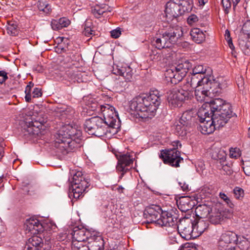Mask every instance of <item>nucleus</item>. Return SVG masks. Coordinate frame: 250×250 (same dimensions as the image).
<instances>
[{"label":"nucleus","instance_id":"f257e3e1","mask_svg":"<svg viewBox=\"0 0 250 250\" xmlns=\"http://www.w3.org/2000/svg\"><path fill=\"white\" fill-rule=\"evenodd\" d=\"M160 103L159 91L151 90L148 95H139L129 102V113L133 118L148 121L155 116Z\"/></svg>","mask_w":250,"mask_h":250},{"label":"nucleus","instance_id":"f03ea898","mask_svg":"<svg viewBox=\"0 0 250 250\" xmlns=\"http://www.w3.org/2000/svg\"><path fill=\"white\" fill-rule=\"evenodd\" d=\"M183 35L182 27L170 26L165 31H162L159 37H155L152 41V44L158 49L169 48L172 44L181 40Z\"/></svg>","mask_w":250,"mask_h":250},{"label":"nucleus","instance_id":"7ed1b4c3","mask_svg":"<svg viewBox=\"0 0 250 250\" xmlns=\"http://www.w3.org/2000/svg\"><path fill=\"white\" fill-rule=\"evenodd\" d=\"M208 112L232 116L235 114L232 110L231 104L220 98L213 99L209 103L204 104L199 108L200 116H205Z\"/></svg>","mask_w":250,"mask_h":250},{"label":"nucleus","instance_id":"20e7f679","mask_svg":"<svg viewBox=\"0 0 250 250\" xmlns=\"http://www.w3.org/2000/svg\"><path fill=\"white\" fill-rule=\"evenodd\" d=\"M191 67L190 62L185 61L167 69L165 73L166 78L168 82L176 84L183 80Z\"/></svg>","mask_w":250,"mask_h":250},{"label":"nucleus","instance_id":"39448f33","mask_svg":"<svg viewBox=\"0 0 250 250\" xmlns=\"http://www.w3.org/2000/svg\"><path fill=\"white\" fill-rule=\"evenodd\" d=\"M192 88L187 84L183 88L173 89L168 95L167 101L169 104L173 107L181 106L184 101L188 99L192 96Z\"/></svg>","mask_w":250,"mask_h":250},{"label":"nucleus","instance_id":"423d86ee","mask_svg":"<svg viewBox=\"0 0 250 250\" xmlns=\"http://www.w3.org/2000/svg\"><path fill=\"white\" fill-rule=\"evenodd\" d=\"M85 132L97 137L103 136L106 133L104 120L98 116L92 117L86 120L83 125Z\"/></svg>","mask_w":250,"mask_h":250},{"label":"nucleus","instance_id":"0eeeda50","mask_svg":"<svg viewBox=\"0 0 250 250\" xmlns=\"http://www.w3.org/2000/svg\"><path fill=\"white\" fill-rule=\"evenodd\" d=\"M89 182V179L84 177L81 172L77 171L73 174L71 188L74 198L79 199L83 196V193L90 185Z\"/></svg>","mask_w":250,"mask_h":250},{"label":"nucleus","instance_id":"6e6552de","mask_svg":"<svg viewBox=\"0 0 250 250\" xmlns=\"http://www.w3.org/2000/svg\"><path fill=\"white\" fill-rule=\"evenodd\" d=\"M211 76L205 77L198 81L199 85H208L209 93L218 94L221 92V90L227 86V83L223 77H217L211 80Z\"/></svg>","mask_w":250,"mask_h":250},{"label":"nucleus","instance_id":"1a4fd4ad","mask_svg":"<svg viewBox=\"0 0 250 250\" xmlns=\"http://www.w3.org/2000/svg\"><path fill=\"white\" fill-rule=\"evenodd\" d=\"M238 235L232 231L222 234L218 242L219 250H236Z\"/></svg>","mask_w":250,"mask_h":250},{"label":"nucleus","instance_id":"9d476101","mask_svg":"<svg viewBox=\"0 0 250 250\" xmlns=\"http://www.w3.org/2000/svg\"><path fill=\"white\" fill-rule=\"evenodd\" d=\"M159 157L165 164L175 167H180V163L183 161L181 152L175 149L162 150Z\"/></svg>","mask_w":250,"mask_h":250},{"label":"nucleus","instance_id":"9b49d317","mask_svg":"<svg viewBox=\"0 0 250 250\" xmlns=\"http://www.w3.org/2000/svg\"><path fill=\"white\" fill-rule=\"evenodd\" d=\"M51 238H45L43 244L42 237L38 235H34L29 238L26 243L25 248L27 250H51Z\"/></svg>","mask_w":250,"mask_h":250},{"label":"nucleus","instance_id":"f8f14e48","mask_svg":"<svg viewBox=\"0 0 250 250\" xmlns=\"http://www.w3.org/2000/svg\"><path fill=\"white\" fill-rule=\"evenodd\" d=\"M69 126H63L61 129L58 130V136L56 141L60 145H62L61 146L66 148L71 145V143H73L72 140H75V134L72 132L68 128Z\"/></svg>","mask_w":250,"mask_h":250},{"label":"nucleus","instance_id":"ddd939ff","mask_svg":"<svg viewBox=\"0 0 250 250\" xmlns=\"http://www.w3.org/2000/svg\"><path fill=\"white\" fill-rule=\"evenodd\" d=\"M197 115L200 122V128L202 134H211L217 128L216 125L214 123V121L212 119L209 112H208V114H206L205 116H200L199 110Z\"/></svg>","mask_w":250,"mask_h":250},{"label":"nucleus","instance_id":"4468645a","mask_svg":"<svg viewBox=\"0 0 250 250\" xmlns=\"http://www.w3.org/2000/svg\"><path fill=\"white\" fill-rule=\"evenodd\" d=\"M177 219V215L175 210L170 209L163 210L161 213L160 217L157 220V224L161 227H171L174 225Z\"/></svg>","mask_w":250,"mask_h":250},{"label":"nucleus","instance_id":"2eb2a0df","mask_svg":"<svg viewBox=\"0 0 250 250\" xmlns=\"http://www.w3.org/2000/svg\"><path fill=\"white\" fill-rule=\"evenodd\" d=\"M177 229L182 238L186 240L191 238L192 233L194 231L191 220L188 218L181 220L177 226Z\"/></svg>","mask_w":250,"mask_h":250},{"label":"nucleus","instance_id":"dca6fc26","mask_svg":"<svg viewBox=\"0 0 250 250\" xmlns=\"http://www.w3.org/2000/svg\"><path fill=\"white\" fill-rule=\"evenodd\" d=\"M210 71V68L207 65L203 64H196L192 69V76L190 79V83H188V86L192 88L194 84L197 82L196 79L199 75L202 79L205 77H209L208 72Z\"/></svg>","mask_w":250,"mask_h":250},{"label":"nucleus","instance_id":"f3484780","mask_svg":"<svg viewBox=\"0 0 250 250\" xmlns=\"http://www.w3.org/2000/svg\"><path fill=\"white\" fill-rule=\"evenodd\" d=\"M162 209L159 206L153 205L147 207L145 210L144 215L147 223L157 224V220L160 217Z\"/></svg>","mask_w":250,"mask_h":250},{"label":"nucleus","instance_id":"a211bd4d","mask_svg":"<svg viewBox=\"0 0 250 250\" xmlns=\"http://www.w3.org/2000/svg\"><path fill=\"white\" fill-rule=\"evenodd\" d=\"M180 0H169L166 5L165 13L167 18L172 20L182 15L179 5Z\"/></svg>","mask_w":250,"mask_h":250},{"label":"nucleus","instance_id":"6ab92c4d","mask_svg":"<svg viewBox=\"0 0 250 250\" xmlns=\"http://www.w3.org/2000/svg\"><path fill=\"white\" fill-rule=\"evenodd\" d=\"M73 240L77 242H86L89 241V238L92 236L93 233H91L88 230L82 228H75L71 233Z\"/></svg>","mask_w":250,"mask_h":250},{"label":"nucleus","instance_id":"aec40b11","mask_svg":"<svg viewBox=\"0 0 250 250\" xmlns=\"http://www.w3.org/2000/svg\"><path fill=\"white\" fill-rule=\"evenodd\" d=\"M93 233L88 241L90 250H104V243L103 238L100 235H97L95 232Z\"/></svg>","mask_w":250,"mask_h":250},{"label":"nucleus","instance_id":"412c9836","mask_svg":"<svg viewBox=\"0 0 250 250\" xmlns=\"http://www.w3.org/2000/svg\"><path fill=\"white\" fill-rule=\"evenodd\" d=\"M197 86L194 90V94L196 100L200 102H205L206 99L210 96V94L208 92V85H199L198 82H197Z\"/></svg>","mask_w":250,"mask_h":250},{"label":"nucleus","instance_id":"4be33fe9","mask_svg":"<svg viewBox=\"0 0 250 250\" xmlns=\"http://www.w3.org/2000/svg\"><path fill=\"white\" fill-rule=\"evenodd\" d=\"M177 206L182 212H186L191 209L194 202L189 196H182L177 201Z\"/></svg>","mask_w":250,"mask_h":250},{"label":"nucleus","instance_id":"5701e85b","mask_svg":"<svg viewBox=\"0 0 250 250\" xmlns=\"http://www.w3.org/2000/svg\"><path fill=\"white\" fill-rule=\"evenodd\" d=\"M192 223L194 231L200 235L202 234L208 227V221L204 219L195 218L194 220H192Z\"/></svg>","mask_w":250,"mask_h":250},{"label":"nucleus","instance_id":"b1692460","mask_svg":"<svg viewBox=\"0 0 250 250\" xmlns=\"http://www.w3.org/2000/svg\"><path fill=\"white\" fill-rule=\"evenodd\" d=\"M27 229L33 233H38L43 231V225L36 219L30 218L26 221Z\"/></svg>","mask_w":250,"mask_h":250},{"label":"nucleus","instance_id":"393cba45","mask_svg":"<svg viewBox=\"0 0 250 250\" xmlns=\"http://www.w3.org/2000/svg\"><path fill=\"white\" fill-rule=\"evenodd\" d=\"M210 115L212 119L214 121V123L216 125L218 128L224 126L228 123L229 120L232 117V116H226V115H221L217 113H210Z\"/></svg>","mask_w":250,"mask_h":250},{"label":"nucleus","instance_id":"a878e982","mask_svg":"<svg viewBox=\"0 0 250 250\" xmlns=\"http://www.w3.org/2000/svg\"><path fill=\"white\" fill-rule=\"evenodd\" d=\"M212 211L211 208L206 204L197 206L195 210L196 218L205 219L210 214Z\"/></svg>","mask_w":250,"mask_h":250},{"label":"nucleus","instance_id":"bb28decb","mask_svg":"<svg viewBox=\"0 0 250 250\" xmlns=\"http://www.w3.org/2000/svg\"><path fill=\"white\" fill-rule=\"evenodd\" d=\"M210 156L212 159L220 161V163H225L226 154L219 147L212 146L210 149Z\"/></svg>","mask_w":250,"mask_h":250},{"label":"nucleus","instance_id":"cd10ccee","mask_svg":"<svg viewBox=\"0 0 250 250\" xmlns=\"http://www.w3.org/2000/svg\"><path fill=\"white\" fill-rule=\"evenodd\" d=\"M101 110L104 117V120H107L111 117H116L118 115L114 107L109 104L101 105Z\"/></svg>","mask_w":250,"mask_h":250},{"label":"nucleus","instance_id":"c85d7f7f","mask_svg":"<svg viewBox=\"0 0 250 250\" xmlns=\"http://www.w3.org/2000/svg\"><path fill=\"white\" fill-rule=\"evenodd\" d=\"M111 11L112 8L105 4H102L101 6L97 5L91 9L92 13L96 18H100L101 15L108 12H111Z\"/></svg>","mask_w":250,"mask_h":250},{"label":"nucleus","instance_id":"c756f323","mask_svg":"<svg viewBox=\"0 0 250 250\" xmlns=\"http://www.w3.org/2000/svg\"><path fill=\"white\" fill-rule=\"evenodd\" d=\"M190 35L192 40L197 43H202L205 40V34L199 28H195L191 29Z\"/></svg>","mask_w":250,"mask_h":250},{"label":"nucleus","instance_id":"7c9ffc66","mask_svg":"<svg viewBox=\"0 0 250 250\" xmlns=\"http://www.w3.org/2000/svg\"><path fill=\"white\" fill-rule=\"evenodd\" d=\"M115 156L118 159V164L116 166L117 170L121 172L120 178H122L124 175V169L125 168V154L118 152L115 154Z\"/></svg>","mask_w":250,"mask_h":250},{"label":"nucleus","instance_id":"2f4dec72","mask_svg":"<svg viewBox=\"0 0 250 250\" xmlns=\"http://www.w3.org/2000/svg\"><path fill=\"white\" fill-rule=\"evenodd\" d=\"M193 113L191 111H186L183 113L179 123L186 126H189L192 123Z\"/></svg>","mask_w":250,"mask_h":250},{"label":"nucleus","instance_id":"473e14b6","mask_svg":"<svg viewBox=\"0 0 250 250\" xmlns=\"http://www.w3.org/2000/svg\"><path fill=\"white\" fill-rule=\"evenodd\" d=\"M240 47L245 54H248L250 52V39L247 37H241L238 40Z\"/></svg>","mask_w":250,"mask_h":250},{"label":"nucleus","instance_id":"72a5a7b5","mask_svg":"<svg viewBox=\"0 0 250 250\" xmlns=\"http://www.w3.org/2000/svg\"><path fill=\"white\" fill-rule=\"evenodd\" d=\"M179 3L182 15L190 12L193 7L192 0H180Z\"/></svg>","mask_w":250,"mask_h":250},{"label":"nucleus","instance_id":"f704fd0d","mask_svg":"<svg viewBox=\"0 0 250 250\" xmlns=\"http://www.w3.org/2000/svg\"><path fill=\"white\" fill-rule=\"evenodd\" d=\"M208 220L213 224H218L223 220V215L220 212L211 211L208 216Z\"/></svg>","mask_w":250,"mask_h":250},{"label":"nucleus","instance_id":"c9c22d12","mask_svg":"<svg viewBox=\"0 0 250 250\" xmlns=\"http://www.w3.org/2000/svg\"><path fill=\"white\" fill-rule=\"evenodd\" d=\"M19 28L18 26L17 22L15 21H8L7 30L8 34L16 36L19 33Z\"/></svg>","mask_w":250,"mask_h":250},{"label":"nucleus","instance_id":"e433bc0d","mask_svg":"<svg viewBox=\"0 0 250 250\" xmlns=\"http://www.w3.org/2000/svg\"><path fill=\"white\" fill-rule=\"evenodd\" d=\"M23 132L25 136H32L38 135L40 133V129L37 127H35L30 125V123H28V125H26L23 129Z\"/></svg>","mask_w":250,"mask_h":250},{"label":"nucleus","instance_id":"4c0bfd02","mask_svg":"<svg viewBox=\"0 0 250 250\" xmlns=\"http://www.w3.org/2000/svg\"><path fill=\"white\" fill-rule=\"evenodd\" d=\"M104 123L107 126L112 127L113 128L119 129L120 127V120L118 117L110 118L107 120H104Z\"/></svg>","mask_w":250,"mask_h":250},{"label":"nucleus","instance_id":"58836bf2","mask_svg":"<svg viewBox=\"0 0 250 250\" xmlns=\"http://www.w3.org/2000/svg\"><path fill=\"white\" fill-rule=\"evenodd\" d=\"M57 229V226L52 221H49L43 225V231H46L47 233L48 232L49 234L51 233V231H56Z\"/></svg>","mask_w":250,"mask_h":250},{"label":"nucleus","instance_id":"ea45409f","mask_svg":"<svg viewBox=\"0 0 250 250\" xmlns=\"http://www.w3.org/2000/svg\"><path fill=\"white\" fill-rule=\"evenodd\" d=\"M175 129L178 135L184 136L187 134V132L188 129V126L183 125L181 124H177L175 125Z\"/></svg>","mask_w":250,"mask_h":250},{"label":"nucleus","instance_id":"a19ab883","mask_svg":"<svg viewBox=\"0 0 250 250\" xmlns=\"http://www.w3.org/2000/svg\"><path fill=\"white\" fill-rule=\"evenodd\" d=\"M37 6L40 11L48 13L51 11V6L46 2L39 0L37 2Z\"/></svg>","mask_w":250,"mask_h":250},{"label":"nucleus","instance_id":"79ce46f5","mask_svg":"<svg viewBox=\"0 0 250 250\" xmlns=\"http://www.w3.org/2000/svg\"><path fill=\"white\" fill-rule=\"evenodd\" d=\"M242 32L249 39H250V20L247 21L243 24Z\"/></svg>","mask_w":250,"mask_h":250},{"label":"nucleus","instance_id":"37998d69","mask_svg":"<svg viewBox=\"0 0 250 250\" xmlns=\"http://www.w3.org/2000/svg\"><path fill=\"white\" fill-rule=\"evenodd\" d=\"M149 58L153 61H160L161 59V54L156 49L152 50L149 54Z\"/></svg>","mask_w":250,"mask_h":250},{"label":"nucleus","instance_id":"c03bdc74","mask_svg":"<svg viewBox=\"0 0 250 250\" xmlns=\"http://www.w3.org/2000/svg\"><path fill=\"white\" fill-rule=\"evenodd\" d=\"M91 24V22H86L85 23L83 34L86 36L89 37L91 35L93 34L94 31L92 30L90 27Z\"/></svg>","mask_w":250,"mask_h":250},{"label":"nucleus","instance_id":"a18cd8bd","mask_svg":"<svg viewBox=\"0 0 250 250\" xmlns=\"http://www.w3.org/2000/svg\"><path fill=\"white\" fill-rule=\"evenodd\" d=\"M135 159V154L133 152L130 153L126 152V167L129 166Z\"/></svg>","mask_w":250,"mask_h":250},{"label":"nucleus","instance_id":"49530a36","mask_svg":"<svg viewBox=\"0 0 250 250\" xmlns=\"http://www.w3.org/2000/svg\"><path fill=\"white\" fill-rule=\"evenodd\" d=\"M225 39L227 42V43L228 45L229 46V48L232 50H233L235 48L234 45L233 44L232 39L230 37V34L229 31L227 29L225 31Z\"/></svg>","mask_w":250,"mask_h":250},{"label":"nucleus","instance_id":"de8ad7c7","mask_svg":"<svg viewBox=\"0 0 250 250\" xmlns=\"http://www.w3.org/2000/svg\"><path fill=\"white\" fill-rule=\"evenodd\" d=\"M233 193L237 199L243 198L244 195L243 189L239 187H235L233 189Z\"/></svg>","mask_w":250,"mask_h":250},{"label":"nucleus","instance_id":"09e8293b","mask_svg":"<svg viewBox=\"0 0 250 250\" xmlns=\"http://www.w3.org/2000/svg\"><path fill=\"white\" fill-rule=\"evenodd\" d=\"M222 4L223 6L225 14H228L231 6V0H222Z\"/></svg>","mask_w":250,"mask_h":250},{"label":"nucleus","instance_id":"8fccbe9b","mask_svg":"<svg viewBox=\"0 0 250 250\" xmlns=\"http://www.w3.org/2000/svg\"><path fill=\"white\" fill-rule=\"evenodd\" d=\"M198 21L199 18L196 15L191 14L188 18L187 23L189 25L192 26L195 25Z\"/></svg>","mask_w":250,"mask_h":250},{"label":"nucleus","instance_id":"3c124183","mask_svg":"<svg viewBox=\"0 0 250 250\" xmlns=\"http://www.w3.org/2000/svg\"><path fill=\"white\" fill-rule=\"evenodd\" d=\"M238 248L242 250H246L249 249L250 246V242L246 239L240 241L239 243H237Z\"/></svg>","mask_w":250,"mask_h":250},{"label":"nucleus","instance_id":"603ef678","mask_svg":"<svg viewBox=\"0 0 250 250\" xmlns=\"http://www.w3.org/2000/svg\"><path fill=\"white\" fill-rule=\"evenodd\" d=\"M146 22L145 21L144 25L145 27H150L152 26L154 23V18L150 15L146 16L145 18Z\"/></svg>","mask_w":250,"mask_h":250},{"label":"nucleus","instance_id":"864d4df0","mask_svg":"<svg viewBox=\"0 0 250 250\" xmlns=\"http://www.w3.org/2000/svg\"><path fill=\"white\" fill-rule=\"evenodd\" d=\"M133 69L130 66L126 67V82H131L133 78Z\"/></svg>","mask_w":250,"mask_h":250},{"label":"nucleus","instance_id":"5fc2aeb1","mask_svg":"<svg viewBox=\"0 0 250 250\" xmlns=\"http://www.w3.org/2000/svg\"><path fill=\"white\" fill-rule=\"evenodd\" d=\"M123 31V29L120 27H117L116 29L110 31V35L112 38L117 39L120 36Z\"/></svg>","mask_w":250,"mask_h":250},{"label":"nucleus","instance_id":"6e6d98bb","mask_svg":"<svg viewBox=\"0 0 250 250\" xmlns=\"http://www.w3.org/2000/svg\"><path fill=\"white\" fill-rule=\"evenodd\" d=\"M83 78L82 76V73L79 71H76L75 72V75L74 78H73V80L72 82L75 83H82L83 82Z\"/></svg>","mask_w":250,"mask_h":250},{"label":"nucleus","instance_id":"4d7b16f0","mask_svg":"<svg viewBox=\"0 0 250 250\" xmlns=\"http://www.w3.org/2000/svg\"><path fill=\"white\" fill-rule=\"evenodd\" d=\"M76 71L72 69H69L65 72V77L69 79L70 81L72 82L74 78Z\"/></svg>","mask_w":250,"mask_h":250},{"label":"nucleus","instance_id":"13d9d810","mask_svg":"<svg viewBox=\"0 0 250 250\" xmlns=\"http://www.w3.org/2000/svg\"><path fill=\"white\" fill-rule=\"evenodd\" d=\"M52 28L54 30H58L62 29L59 20H53L51 22Z\"/></svg>","mask_w":250,"mask_h":250},{"label":"nucleus","instance_id":"bf43d9fd","mask_svg":"<svg viewBox=\"0 0 250 250\" xmlns=\"http://www.w3.org/2000/svg\"><path fill=\"white\" fill-rule=\"evenodd\" d=\"M58 20L62 28L67 27L70 24V21L65 18H61Z\"/></svg>","mask_w":250,"mask_h":250},{"label":"nucleus","instance_id":"052dcab7","mask_svg":"<svg viewBox=\"0 0 250 250\" xmlns=\"http://www.w3.org/2000/svg\"><path fill=\"white\" fill-rule=\"evenodd\" d=\"M33 97L34 98H39L42 96V92L41 88L36 87L33 91Z\"/></svg>","mask_w":250,"mask_h":250},{"label":"nucleus","instance_id":"680f3d73","mask_svg":"<svg viewBox=\"0 0 250 250\" xmlns=\"http://www.w3.org/2000/svg\"><path fill=\"white\" fill-rule=\"evenodd\" d=\"M220 197L223 199L229 207L230 204H232L229 198L224 193L220 192L219 194Z\"/></svg>","mask_w":250,"mask_h":250},{"label":"nucleus","instance_id":"e2e57ef3","mask_svg":"<svg viewBox=\"0 0 250 250\" xmlns=\"http://www.w3.org/2000/svg\"><path fill=\"white\" fill-rule=\"evenodd\" d=\"M178 184L184 191L187 192L190 190L188 185L186 184L184 181L179 182Z\"/></svg>","mask_w":250,"mask_h":250},{"label":"nucleus","instance_id":"0e129e2a","mask_svg":"<svg viewBox=\"0 0 250 250\" xmlns=\"http://www.w3.org/2000/svg\"><path fill=\"white\" fill-rule=\"evenodd\" d=\"M220 164L222 165V169L224 171H226L227 174H230L231 173L232 170L226 164H225L224 163Z\"/></svg>","mask_w":250,"mask_h":250},{"label":"nucleus","instance_id":"69168bd1","mask_svg":"<svg viewBox=\"0 0 250 250\" xmlns=\"http://www.w3.org/2000/svg\"><path fill=\"white\" fill-rule=\"evenodd\" d=\"M171 145L173 146V148L172 149H175L176 150H178L179 148H181L182 146L181 144L178 140L172 142L171 143Z\"/></svg>","mask_w":250,"mask_h":250},{"label":"nucleus","instance_id":"338daca9","mask_svg":"<svg viewBox=\"0 0 250 250\" xmlns=\"http://www.w3.org/2000/svg\"><path fill=\"white\" fill-rule=\"evenodd\" d=\"M85 242H77L75 240L72 241L73 245H74V247L76 248L78 250H80V248L82 247V246H84L85 245L83 244V243Z\"/></svg>","mask_w":250,"mask_h":250},{"label":"nucleus","instance_id":"774afa93","mask_svg":"<svg viewBox=\"0 0 250 250\" xmlns=\"http://www.w3.org/2000/svg\"><path fill=\"white\" fill-rule=\"evenodd\" d=\"M30 123V125L35 126V127H37L40 129V127L42 126V125L43 124V123L42 121L38 122L35 121V122L31 121L29 122Z\"/></svg>","mask_w":250,"mask_h":250}]
</instances>
